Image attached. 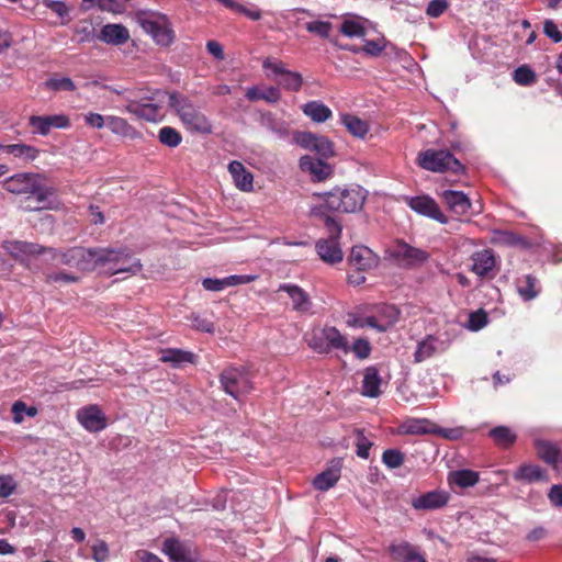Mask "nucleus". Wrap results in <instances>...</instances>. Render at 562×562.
I'll use <instances>...</instances> for the list:
<instances>
[{
	"instance_id": "423d86ee",
	"label": "nucleus",
	"mask_w": 562,
	"mask_h": 562,
	"mask_svg": "<svg viewBox=\"0 0 562 562\" xmlns=\"http://www.w3.org/2000/svg\"><path fill=\"white\" fill-rule=\"evenodd\" d=\"M325 225L328 229L329 236L328 238H321L316 243L315 249L317 255L328 265L341 262L344 259V252L339 244L341 226L329 216L326 217Z\"/></svg>"
},
{
	"instance_id": "052dcab7",
	"label": "nucleus",
	"mask_w": 562,
	"mask_h": 562,
	"mask_svg": "<svg viewBox=\"0 0 562 562\" xmlns=\"http://www.w3.org/2000/svg\"><path fill=\"white\" fill-rule=\"evenodd\" d=\"M448 7V0H431L427 5L426 14L430 18H439Z\"/></svg>"
},
{
	"instance_id": "49530a36",
	"label": "nucleus",
	"mask_w": 562,
	"mask_h": 562,
	"mask_svg": "<svg viewBox=\"0 0 562 562\" xmlns=\"http://www.w3.org/2000/svg\"><path fill=\"white\" fill-rule=\"evenodd\" d=\"M159 142L170 148L178 147L182 142L181 134L171 126H164L158 132Z\"/></svg>"
},
{
	"instance_id": "338daca9",
	"label": "nucleus",
	"mask_w": 562,
	"mask_h": 562,
	"mask_svg": "<svg viewBox=\"0 0 562 562\" xmlns=\"http://www.w3.org/2000/svg\"><path fill=\"white\" fill-rule=\"evenodd\" d=\"M46 281L49 283H71L77 281V277L66 272H54L46 276Z\"/></svg>"
},
{
	"instance_id": "58836bf2",
	"label": "nucleus",
	"mask_w": 562,
	"mask_h": 562,
	"mask_svg": "<svg viewBox=\"0 0 562 562\" xmlns=\"http://www.w3.org/2000/svg\"><path fill=\"white\" fill-rule=\"evenodd\" d=\"M246 97L250 101L265 100L268 103H277L281 99V92L276 87L261 89L254 86L247 89Z\"/></svg>"
},
{
	"instance_id": "ddd939ff",
	"label": "nucleus",
	"mask_w": 562,
	"mask_h": 562,
	"mask_svg": "<svg viewBox=\"0 0 562 562\" xmlns=\"http://www.w3.org/2000/svg\"><path fill=\"white\" fill-rule=\"evenodd\" d=\"M397 310L393 305H380L375 314L357 319L355 325L371 327L382 333L386 331L397 321Z\"/></svg>"
},
{
	"instance_id": "e433bc0d",
	"label": "nucleus",
	"mask_w": 562,
	"mask_h": 562,
	"mask_svg": "<svg viewBox=\"0 0 562 562\" xmlns=\"http://www.w3.org/2000/svg\"><path fill=\"white\" fill-rule=\"evenodd\" d=\"M303 113L315 123H324L331 117V110L321 101H310L302 106Z\"/></svg>"
},
{
	"instance_id": "6e6552de",
	"label": "nucleus",
	"mask_w": 562,
	"mask_h": 562,
	"mask_svg": "<svg viewBox=\"0 0 562 562\" xmlns=\"http://www.w3.org/2000/svg\"><path fill=\"white\" fill-rule=\"evenodd\" d=\"M417 164L423 169L432 172H458L462 169L460 161L449 150L445 149L420 151L417 156Z\"/></svg>"
},
{
	"instance_id": "5701e85b",
	"label": "nucleus",
	"mask_w": 562,
	"mask_h": 562,
	"mask_svg": "<svg viewBox=\"0 0 562 562\" xmlns=\"http://www.w3.org/2000/svg\"><path fill=\"white\" fill-rule=\"evenodd\" d=\"M448 348L447 344L439 338L429 335L417 344L414 352V361L423 362Z\"/></svg>"
},
{
	"instance_id": "0e129e2a",
	"label": "nucleus",
	"mask_w": 562,
	"mask_h": 562,
	"mask_svg": "<svg viewBox=\"0 0 562 562\" xmlns=\"http://www.w3.org/2000/svg\"><path fill=\"white\" fill-rule=\"evenodd\" d=\"M543 32L554 43H559L562 41V33L559 31L558 25L552 20L544 21Z\"/></svg>"
},
{
	"instance_id": "5fc2aeb1",
	"label": "nucleus",
	"mask_w": 562,
	"mask_h": 562,
	"mask_svg": "<svg viewBox=\"0 0 562 562\" xmlns=\"http://www.w3.org/2000/svg\"><path fill=\"white\" fill-rule=\"evenodd\" d=\"M487 324V314L483 310H479L469 315L468 328L477 331L485 327Z\"/></svg>"
},
{
	"instance_id": "3c124183",
	"label": "nucleus",
	"mask_w": 562,
	"mask_h": 562,
	"mask_svg": "<svg viewBox=\"0 0 562 562\" xmlns=\"http://www.w3.org/2000/svg\"><path fill=\"white\" fill-rule=\"evenodd\" d=\"M11 411L15 424H21L24 420V415L29 417H35L37 415V408L35 406H26L22 401L14 402Z\"/></svg>"
},
{
	"instance_id": "f257e3e1",
	"label": "nucleus",
	"mask_w": 562,
	"mask_h": 562,
	"mask_svg": "<svg viewBox=\"0 0 562 562\" xmlns=\"http://www.w3.org/2000/svg\"><path fill=\"white\" fill-rule=\"evenodd\" d=\"M168 104L175 111L182 125L191 133H212L211 122L188 97L170 93L168 95Z\"/></svg>"
},
{
	"instance_id": "cd10ccee",
	"label": "nucleus",
	"mask_w": 562,
	"mask_h": 562,
	"mask_svg": "<svg viewBox=\"0 0 562 562\" xmlns=\"http://www.w3.org/2000/svg\"><path fill=\"white\" fill-rule=\"evenodd\" d=\"M37 178L34 173H16L3 181V188L14 194L29 193Z\"/></svg>"
},
{
	"instance_id": "09e8293b",
	"label": "nucleus",
	"mask_w": 562,
	"mask_h": 562,
	"mask_svg": "<svg viewBox=\"0 0 562 562\" xmlns=\"http://www.w3.org/2000/svg\"><path fill=\"white\" fill-rule=\"evenodd\" d=\"M262 68L266 71L267 78L276 81L278 83V79L281 78L284 72L288 70L285 65L277 60L274 58H267L262 63Z\"/></svg>"
},
{
	"instance_id": "8fccbe9b",
	"label": "nucleus",
	"mask_w": 562,
	"mask_h": 562,
	"mask_svg": "<svg viewBox=\"0 0 562 562\" xmlns=\"http://www.w3.org/2000/svg\"><path fill=\"white\" fill-rule=\"evenodd\" d=\"M42 5L49 9L52 12H54L59 18V24L66 25L69 23V7L64 2L59 0H43Z\"/></svg>"
},
{
	"instance_id": "4d7b16f0",
	"label": "nucleus",
	"mask_w": 562,
	"mask_h": 562,
	"mask_svg": "<svg viewBox=\"0 0 562 562\" xmlns=\"http://www.w3.org/2000/svg\"><path fill=\"white\" fill-rule=\"evenodd\" d=\"M382 460L390 469H396L403 464L404 456L398 450L389 449L383 452Z\"/></svg>"
},
{
	"instance_id": "7c9ffc66",
	"label": "nucleus",
	"mask_w": 562,
	"mask_h": 562,
	"mask_svg": "<svg viewBox=\"0 0 562 562\" xmlns=\"http://www.w3.org/2000/svg\"><path fill=\"white\" fill-rule=\"evenodd\" d=\"M441 196L447 206L458 215L467 214L471 207L468 195L461 191L446 190Z\"/></svg>"
},
{
	"instance_id": "7ed1b4c3",
	"label": "nucleus",
	"mask_w": 562,
	"mask_h": 562,
	"mask_svg": "<svg viewBox=\"0 0 562 562\" xmlns=\"http://www.w3.org/2000/svg\"><path fill=\"white\" fill-rule=\"evenodd\" d=\"M170 93L156 91L149 97L136 99H127L124 111L134 115L138 120L157 123L164 119L162 103L164 99Z\"/></svg>"
},
{
	"instance_id": "a211bd4d",
	"label": "nucleus",
	"mask_w": 562,
	"mask_h": 562,
	"mask_svg": "<svg viewBox=\"0 0 562 562\" xmlns=\"http://www.w3.org/2000/svg\"><path fill=\"white\" fill-rule=\"evenodd\" d=\"M407 205L416 213L432 218L441 224L448 223V217L441 212L437 202L429 195L406 198Z\"/></svg>"
},
{
	"instance_id": "0eeeda50",
	"label": "nucleus",
	"mask_w": 562,
	"mask_h": 562,
	"mask_svg": "<svg viewBox=\"0 0 562 562\" xmlns=\"http://www.w3.org/2000/svg\"><path fill=\"white\" fill-rule=\"evenodd\" d=\"M100 268L99 270L108 274H117L121 272L137 273L142 269L139 260H134L130 266H121V262L131 260V254L124 248H100Z\"/></svg>"
},
{
	"instance_id": "79ce46f5",
	"label": "nucleus",
	"mask_w": 562,
	"mask_h": 562,
	"mask_svg": "<svg viewBox=\"0 0 562 562\" xmlns=\"http://www.w3.org/2000/svg\"><path fill=\"white\" fill-rule=\"evenodd\" d=\"M106 126L112 133L124 137H133L136 133L125 119L115 115L106 116Z\"/></svg>"
},
{
	"instance_id": "b1692460",
	"label": "nucleus",
	"mask_w": 562,
	"mask_h": 562,
	"mask_svg": "<svg viewBox=\"0 0 562 562\" xmlns=\"http://www.w3.org/2000/svg\"><path fill=\"white\" fill-rule=\"evenodd\" d=\"M341 475V463L339 460L331 461L330 465L316 475L313 480L315 490L326 492L334 487Z\"/></svg>"
},
{
	"instance_id": "f03ea898",
	"label": "nucleus",
	"mask_w": 562,
	"mask_h": 562,
	"mask_svg": "<svg viewBox=\"0 0 562 562\" xmlns=\"http://www.w3.org/2000/svg\"><path fill=\"white\" fill-rule=\"evenodd\" d=\"M324 207L329 211L355 213L362 209L367 191L361 187L336 188L324 193Z\"/></svg>"
},
{
	"instance_id": "680f3d73",
	"label": "nucleus",
	"mask_w": 562,
	"mask_h": 562,
	"mask_svg": "<svg viewBox=\"0 0 562 562\" xmlns=\"http://www.w3.org/2000/svg\"><path fill=\"white\" fill-rule=\"evenodd\" d=\"M384 48H385L384 38H379L375 41L367 40V41H364V44H363L361 50L371 56H378L384 50Z\"/></svg>"
},
{
	"instance_id": "f704fd0d",
	"label": "nucleus",
	"mask_w": 562,
	"mask_h": 562,
	"mask_svg": "<svg viewBox=\"0 0 562 562\" xmlns=\"http://www.w3.org/2000/svg\"><path fill=\"white\" fill-rule=\"evenodd\" d=\"M435 431V425L428 419L409 418L400 425V432L405 435H425Z\"/></svg>"
},
{
	"instance_id": "2f4dec72",
	"label": "nucleus",
	"mask_w": 562,
	"mask_h": 562,
	"mask_svg": "<svg viewBox=\"0 0 562 562\" xmlns=\"http://www.w3.org/2000/svg\"><path fill=\"white\" fill-rule=\"evenodd\" d=\"M99 38L106 44L121 45L128 41L130 33L122 24H106L101 29Z\"/></svg>"
},
{
	"instance_id": "69168bd1",
	"label": "nucleus",
	"mask_w": 562,
	"mask_h": 562,
	"mask_svg": "<svg viewBox=\"0 0 562 562\" xmlns=\"http://www.w3.org/2000/svg\"><path fill=\"white\" fill-rule=\"evenodd\" d=\"M257 278H258L257 276L233 274V276H228V277L224 278V285L226 288H229V286H235V285H239V284H246V283H250V282L255 281Z\"/></svg>"
},
{
	"instance_id": "4468645a",
	"label": "nucleus",
	"mask_w": 562,
	"mask_h": 562,
	"mask_svg": "<svg viewBox=\"0 0 562 562\" xmlns=\"http://www.w3.org/2000/svg\"><path fill=\"white\" fill-rule=\"evenodd\" d=\"M29 126L34 135L46 136L52 128L65 130L70 126V120L65 114L31 115Z\"/></svg>"
},
{
	"instance_id": "39448f33",
	"label": "nucleus",
	"mask_w": 562,
	"mask_h": 562,
	"mask_svg": "<svg viewBox=\"0 0 562 562\" xmlns=\"http://www.w3.org/2000/svg\"><path fill=\"white\" fill-rule=\"evenodd\" d=\"M137 22L158 45L168 46L173 42L175 34L166 15L143 11L137 13Z\"/></svg>"
},
{
	"instance_id": "e2e57ef3",
	"label": "nucleus",
	"mask_w": 562,
	"mask_h": 562,
	"mask_svg": "<svg viewBox=\"0 0 562 562\" xmlns=\"http://www.w3.org/2000/svg\"><path fill=\"white\" fill-rule=\"evenodd\" d=\"M371 442L364 437L363 432L357 431V456L363 459L369 457V450L371 448Z\"/></svg>"
},
{
	"instance_id": "bb28decb",
	"label": "nucleus",
	"mask_w": 562,
	"mask_h": 562,
	"mask_svg": "<svg viewBox=\"0 0 562 562\" xmlns=\"http://www.w3.org/2000/svg\"><path fill=\"white\" fill-rule=\"evenodd\" d=\"M228 171L238 190L243 192H251L254 190V176L240 161H232L228 165Z\"/></svg>"
},
{
	"instance_id": "2eb2a0df",
	"label": "nucleus",
	"mask_w": 562,
	"mask_h": 562,
	"mask_svg": "<svg viewBox=\"0 0 562 562\" xmlns=\"http://www.w3.org/2000/svg\"><path fill=\"white\" fill-rule=\"evenodd\" d=\"M390 256L403 266H415L425 262L429 255L420 249L413 247L404 241H396L390 249Z\"/></svg>"
},
{
	"instance_id": "bf43d9fd",
	"label": "nucleus",
	"mask_w": 562,
	"mask_h": 562,
	"mask_svg": "<svg viewBox=\"0 0 562 562\" xmlns=\"http://www.w3.org/2000/svg\"><path fill=\"white\" fill-rule=\"evenodd\" d=\"M350 351H352L359 359H367L371 352L370 342L363 338L356 339L350 347Z\"/></svg>"
},
{
	"instance_id": "de8ad7c7",
	"label": "nucleus",
	"mask_w": 562,
	"mask_h": 562,
	"mask_svg": "<svg viewBox=\"0 0 562 562\" xmlns=\"http://www.w3.org/2000/svg\"><path fill=\"white\" fill-rule=\"evenodd\" d=\"M303 85V78L301 74L288 69L284 75L278 79V86L289 90L299 91Z\"/></svg>"
},
{
	"instance_id": "c85d7f7f",
	"label": "nucleus",
	"mask_w": 562,
	"mask_h": 562,
	"mask_svg": "<svg viewBox=\"0 0 562 562\" xmlns=\"http://www.w3.org/2000/svg\"><path fill=\"white\" fill-rule=\"evenodd\" d=\"M513 477L517 482L528 484L548 481L546 470L533 463H522L521 465H519L517 470L513 473Z\"/></svg>"
},
{
	"instance_id": "864d4df0",
	"label": "nucleus",
	"mask_w": 562,
	"mask_h": 562,
	"mask_svg": "<svg viewBox=\"0 0 562 562\" xmlns=\"http://www.w3.org/2000/svg\"><path fill=\"white\" fill-rule=\"evenodd\" d=\"M514 80L520 86L535 83L536 74L528 66H520L514 71Z\"/></svg>"
},
{
	"instance_id": "c9c22d12",
	"label": "nucleus",
	"mask_w": 562,
	"mask_h": 562,
	"mask_svg": "<svg viewBox=\"0 0 562 562\" xmlns=\"http://www.w3.org/2000/svg\"><path fill=\"white\" fill-rule=\"evenodd\" d=\"M36 201V205L27 204L24 210L26 211H35L43 209H52L53 204L49 201V196L54 194V190L52 188H42L37 180L34 182L33 190L29 192Z\"/></svg>"
},
{
	"instance_id": "603ef678",
	"label": "nucleus",
	"mask_w": 562,
	"mask_h": 562,
	"mask_svg": "<svg viewBox=\"0 0 562 562\" xmlns=\"http://www.w3.org/2000/svg\"><path fill=\"white\" fill-rule=\"evenodd\" d=\"M45 86L54 91H74L76 89L74 81L68 77H53L45 82Z\"/></svg>"
},
{
	"instance_id": "c03bdc74",
	"label": "nucleus",
	"mask_w": 562,
	"mask_h": 562,
	"mask_svg": "<svg viewBox=\"0 0 562 562\" xmlns=\"http://www.w3.org/2000/svg\"><path fill=\"white\" fill-rule=\"evenodd\" d=\"M366 21L346 19L340 25V32L347 37H363L367 34Z\"/></svg>"
},
{
	"instance_id": "ea45409f",
	"label": "nucleus",
	"mask_w": 562,
	"mask_h": 562,
	"mask_svg": "<svg viewBox=\"0 0 562 562\" xmlns=\"http://www.w3.org/2000/svg\"><path fill=\"white\" fill-rule=\"evenodd\" d=\"M392 553L403 562H427L418 549L408 542L392 546Z\"/></svg>"
},
{
	"instance_id": "20e7f679",
	"label": "nucleus",
	"mask_w": 562,
	"mask_h": 562,
	"mask_svg": "<svg viewBox=\"0 0 562 562\" xmlns=\"http://www.w3.org/2000/svg\"><path fill=\"white\" fill-rule=\"evenodd\" d=\"M52 259H58L59 262L77 268L81 271H93L100 268V248L72 247L66 251L56 250V255L50 254Z\"/></svg>"
},
{
	"instance_id": "f8f14e48",
	"label": "nucleus",
	"mask_w": 562,
	"mask_h": 562,
	"mask_svg": "<svg viewBox=\"0 0 562 562\" xmlns=\"http://www.w3.org/2000/svg\"><path fill=\"white\" fill-rule=\"evenodd\" d=\"M3 248L7 252L20 261L22 265L29 268V261L38 255L42 254H54L56 255V249L45 248L34 243H27L22 240H5L3 243Z\"/></svg>"
},
{
	"instance_id": "f3484780",
	"label": "nucleus",
	"mask_w": 562,
	"mask_h": 562,
	"mask_svg": "<svg viewBox=\"0 0 562 562\" xmlns=\"http://www.w3.org/2000/svg\"><path fill=\"white\" fill-rule=\"evenodd\" d=\"M470 260V270L477 277L492 279L495 276L497 258L492 249L474 251Z\"/></svg>"
},
{
	"instance_id": "13d9d810",
	"label": "nucleus",
	"mask_w": 562,
	"mask_h": 562,
	"mask_svg": "<svg viewBox=\"0 0 562 562\" xmlns=\"http://www.w3.org/2000/svg\"><path fill=\"white\" fill-rule=\"evenodd\" d=\"M305 27L308 32L317 34L321 37H328L331 24L327 21H311L306 23Z\"/></svg>"
},
{
	"instance_id": "412c9836",
	"label": "nucleus",
	"mask_w": 562,
	"mask_h": 562,
	"mask_svg": "<svg viewBox=\"0 0 562 562\" xmlns=\"http://www.w3.org/2000/svg\"><path fill=\"white\" fill-rule=\"evenodd\" d=\"M300 169L308 173L314 181H324L333 175V168L322 158H314L305 155L300 158Z\"/></svg>"
},
{
	"instance_id": "774afa93",
	"label": "nucleus",
	"mask_w": 562,
	"mask_h": 562,
	"mask_svg": "<svg viewBox=\"0 0 562 562\" xmlns=\"http://www.w3.org/2000/svg\"><path fill=\"white\" fill-rule=\"evenodd\" d=\"M548 498L554 507L561 508L562 507V485H553L548 493Z\"/></svg>"
},
{
	"instance_id": "c756f323",
	"label": "nucleus",
	"mask_w": 562,
	"mask_h": 562,
	"mask_svg": "<svg viewBox=\"0 0 562 562\" xmlns=\"http://www.w3.org/2000/svg\"><path fill=\"white\" fill-rule=\"evenodd\" d=\"M340 123L356 138L364 139L370 132V123L355 114L341 113Z\"/></svg>"
},
{
	"instance_id": "a18cd8bd",
	"label": "nucleus",
	"mask_w": 562,
	"mask_h": 562,
	"mask_svg": "<svg viewBox=\"0 0 562 562\" xmlns=\"http://www.w3.org/2000/svg\"><path fill=\"white\" fill-rule=\"evenodd\" d=\"M495 443L503 448H508L515 443L517 437L512 429L505 426L495 427L490 431Z\"/></svg>"
},
{
	"instance_id": "4c0bfd02",
	"label": "nucleus",
	"mask_w": 562,
	"mask_h": 562,
	"mask_svg": "<svg viewBox=\"0 0 562 562\" xmlns=\"http://www.w3.org/2000/svg\"><path fill=\"white\" fill-rule=\"evenodd\" d=\"M3 150L24 161H34L41 153L38 148L24 143L4 145Z\"/></svg>"
},
{
	"instance_id": "9d476101",
	"label": "nucleus",
	"mask_w": 562,
	"mask_h": 562,
	"mask_svg": "<svg viewBox=\"0 0 562 562\" xmlns=\"http://www.w3.org/2000/svg\"><path fill=\"white\" fill-rule=\"evenodd\" d=\"M308 346L319 353L329 352L331 349H338L345 353L350 351L346 337L335 327H325L314 331L308 340Z\"/></svg>"
},
{
	"instance_id": "aec40b11",
	"label": "nucleus",
	"mask_w": 562,
	"mask_h": 562,
	"mask_svg": "<svg viewBox=\"0 0 562 562\" xmlns=\"http://www.w3.org/2000/svg\"><path fill=\"white\" fill-rule=\"evenodd\" d=\"M348 261L358 271H370L379 266L380 258L370 248L359 245L352 247Z\"/></svg>"
},
{
	"instance_id": "1a4fd4ad",
	"label": "nucleus",
	"mask_w": 562,
	"mask_h": 562,
	"mask_svg": "<svg viewBox=\"0 0 562 562\" xmlns=\"http://www.w3.org/2000/svg\"><path fill=\"white\" fill-rule=\"evenodd\" d=\"M220 382L228 395L237 401L250 393L252 383L249 373L244 368H227L220 375Z\"/></svg>"
},
{
	"instance_id": "a878e982",
	"label": "nucleus",
	"mask_w": 562,
	"mask_h": 562,
	"mask_svg": "<svg viewBox=\"0 0 562 562\" xmlns=\"http://www.w3.org/2000/svg\"><path fill=\"white\" fill-rule=\"evenodd\" d=\"M278 291L285 292L292 301V307L300 313H306L311 310L312 301L310 295L299 285L292 283H283Z\"/></svg>"
},
{
	"instance_id": "473e14b6",
	"label": "nucleus",
	"mask_w": 562,
	"mask_h": 562,
	"mask_svg": "<svg viewBox=\"0 0 562 562\" xmlns=\"http://www.w3.org/2000/svg\"><path fill=\"white\" fill-rule=\"evenodd\" d=\"M381 376L375 367L363 370L361 394L367 397H378L381 394Z\"/></svg>"
},
{
	"instance_id": "393cba45",
	"label": "nucleus",
	"mask_w": 562,
	"mask_h": 562,
	"mask_svg": "<svg viewBox=\"0 0 562 562\" xmlns=\"http://www.w3.org/2000/svg\"><path fill=\"white\" fill-rule=\"evenodd\" d=\"M449 496L442 491H431L413 498L412 506L417 510H434L443 507Z\"/></svg>"
},
{
	"instance_id": "a19ab883",
	"label": "nucleus",
	"mask_w": 562,
	"mask_h": 562,
	"mask_svg": "<svg viewBox=\"0 0 562 562\" xmlns=\"http://www.w3.org/2000/svg\"><path fill=\"white\" fill-rule=\"evenodd\" d=\"M517 291L524 301L536 299L540 292L538 280L532 274H527L518 281Z\"/></svg>"
},
{
	"instance_id": "72a5a7b5",
	"label": "nucleus",
	"mask_w": 562,
	"mask_h": 562,
	"mask_svg": "<svg viewBox=\"0 0 562 562\" xmlns=\"http://www.w3.org/2000/svg\"><path fill=\"white\" fill-rule=\"evenodd\" d=\"M195 356L182 349L167 348L160 350V361L170 363L173 367H180L183 363H193Z\"/></svg>"
},
{
	"instance_id": "dca6fc26",
	"label": "nucleus",
	"mask_w": 562,
	"mask_h": 562,
	"mask_svg": "<svg viewBox=\"0 0 562 562\" xmlns=\"http://www.w3.org/2000/svg\"><path fill=\"white\" fill-rule=\"evenodd\" d=\"M162 553H165L170 562H196L198 552L195 548L189 543L181 542L176 538H168L162 543Z\"/></svg>"
},
{
	"instance_id": "4be33fe9",
	"label": "nucleus",
	"mask_w": 562,
	"mask_h": 562,
	"mask_svg": "<svg viewBox=\"0 0 562 562\" xmlns=\"http://www.w3.org/2000/svg\"><path fill=\"white\" fill-rule=\"evenodd\" d=\"M535 448L537 456L542 461L551 465L553 470L558 472L562 471V453L554 443L542 439H536Z\"/></svg>"
},
{
	"instance_id": "9b49d317",
	"label": "nucleus",
	"mask_w": 562,
	"mask_h": 562,
	"mask_svg": "<svg viewBox=\"0 0 562 562\" xmlns=\"http://www.w3.org/2000/svg\"><path fill=\"white\" fill-rule=\"evenodd\" d=\"M293 140L300 147L314 151L322 159L335 156L334 143L327 136L299 131L293 134Z\"/></svg>"
},
{
	"instance_id": "37998d69",
	"label": "nucleus",
	"mask_w": 562,
	"mask_h": 562,
	"mask_svg": "<svg viewBox=\"0 0 562 562\" xmlns=\"http://www.w3.org/2000/svg\"><path fill=\"white\" fill-rule=\"evenodd\" d=\"M449 482L459 487H471L479 482V473L471 470H458L450 473Z\"/></svg>"
},
{
	"instance_id": "6e6d98bb",
	"label": "nucleus",
	"mask_w": 562,
	"mask_h": 562,
	"mask_svg": "<svg viewBox=\"0 0 562 562\" xmlns=\"http://www.w3.org/2000/svg\"><path fill=\"white\" fill-rule=\"evenodd\" d=\"M91 550L94 562H106L110 558V549L104 540L95 541L92 544Z\"/></svg>"
},
{
	"instance_id": "6ab92c4d",
	"label": "nucleus",
	"mask_w": 562,
	"mask_h": 562,
	"mask_svg": "<svg viewBox=\"0 0 562 562\" xmlns=\"http://www.w3.org/2000/svg\"><path fill=\"white\" fill-rule=\"evenodd\" d=\"M77 419L90 432H98L106 427L105 416L97 405L80 408L77 412Z\"/></svg>"
}]
</instances>
